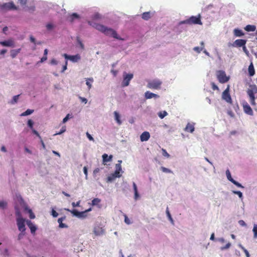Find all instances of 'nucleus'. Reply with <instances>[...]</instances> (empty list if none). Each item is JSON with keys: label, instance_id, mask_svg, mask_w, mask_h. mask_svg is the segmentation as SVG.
<instances>
[{"label": "nucleus", "instance_id": "nucleus-1", "mask_svg": "<svg viewBox=\"0 0 257 257\" xmlns=\"http://www.w3.org/2000/svg\"><path fill=\"white\" fill-rule=\"evenodd\" d=\"M93 27L106 36H111L117 40H123V39L119 37L116 32L111 28H108L103 25L99 24H95Z\"/></svg>", "mask_w": 257, "mask_h": 257}, {"label": "nucleus", "instance_id": "nucleus-2", "mask_svg": "<svg viewBox=\"0 0 257 257\" xmlns=\"http://www.w3.org/2000/svg\"><path fill=\"white\" fill-rule=\"evenodd\" d=\"M15 209L18 230L20 232L25 231L26 230L25 223H27V220L22 217L20 210L17 206H15Z\"/></svg>", "mask_w": 257, "mask_h": 257}, {"label": "nucleus", "instance_id": "nucleus-3", "mask_svg": "<svg viewBox=\"0 0 257 257\" xmlns=\"http://www.w3.org/2000/svg\"><path fill=\"white\" fill-rule=\"evenodd\" d=\"M20 5L26 11L32 13L35 11V0H18Z\"/></svg>", "mask_w": 257, "mask_h": 257}, {"label": "nucleus", "instance_id": "nucleus-4", "mask_svg": "<svg viewBox=\"0 0 257 257\" xmlns=\"http://www.w3.org/2000/svg\"><path fill=\"white\" fill-rule=\"evenodd\" d=\"M200 15H199L197 17L192 16L189 19L181 21L180 22V24H199L202 25V23L200 20Z\"/></svg>", "mask_w": 257, "mask_h": 257}, {"label": "nucleus", "instance_id": "nucleus-5", "mask_svg": "<svg viewBox=\"0 0 257 257\" xmlns=\"http://www.w3.org/2000/svg\"><path fill=\"white\" fill-rule=\"evenodd\" d=\"M162 83V82L160 80L156 79L149 81L147 83V87L152 89H159L160 88Z\"/></svg>", "mask_w": 257, "mask_h": 257}, {"label": "nucleus", "instance_id": "nucleus-6", "mask_svg": "<svg viewBox=\"0 0 257 257\" xmlns=\"http://www.w3.org/2000/svg\"><path fill=\"white\" fill-rule=\"evenodd\" d=\"M0 8L3 11H11V10H17L18 7L15 5L13 2L9 3H4L3 4H0Z\"/></svg>", "mask_w": 257, "mask_h": 257}, {"label": "nucleus", "instance_id": "nucleus-7", "mask_svg": "<svg viewBox=\"0 0 257 257\" xmlns=\"http://www.w3.org/2000/svg\"><path fill=\"white\" fill-rule=\"evenodd\" d=\"M17 198L20 205L24 208L25 211L29 213L30 218L31 219H34L35 218V214L33 213L32 210L26 205L22 198L20 196H18Z\"/></svg>", "mask_w": 257, "mask_h": 257}, {"label": "nucleus", "instance_id": "nucleus-8", "mask_svg": "<svg viewBox=\"0 0 257 257\" xmlns=\"http://www.w3.org/2000/svg\"><path fill=\"white\" fill-rule=\"evenodd\" d=\"M133 76L134 75L132 73H127L124 72L123 73V80L121 83L122 86H127L130 84V81L133 79Z\"/></svg>", "mask_w": 257, "mask_h": 257}, {"label": "nucleus", "instance_id": "nucleus-9", "mask_svg": "<svg viewBox=\"0 0 257 257\" xmlns=\"http://www.w3.org/2000/svg\"><path fill=\"white\" fill-rule=\"evenodd\" d=\"M217 77L219 81L221 83H224L229 80V77L226 76L225 72L224 71L219 70L217 71Z\"/></svg>", "mask_w": 257, "mask_h": 257}, {"label": "nucleus", "instance_id": "nucleus-10", "mask_svg": "<svg viewBox=\"0 0 257 257\" xmlns=\"http://www.w3.org/2000/svg\"><path fill=\"white\" fill-rule=\"evenodd\" d=\"M225 174H226V177H227V179L229 181H230L234 185H235V186H236L237 187H238L239 188H244V186H243L240 183H239V182L236 181L235 180H234L232 178L231 175V173H230V171L228 169H227L226 171Z\"/></svg>", "mask_w": 257, "mask_h": 257}, {"label": "nucleus", "instance_id": "nucleus-11", "mask_svg": "<svg viewBox=\"0 0 257 257\" xmlns=\"http://www.w3.org/2000/svg\"><path fill=\"white\" fill-rule=\"evenodd\" d=\"M63 56L66 60H69L73 63L77 62L81 59V57L79 54L68 55L67 54H64Z\"/></svg>", "mask_w": 257, "mask_h": 257}, {"label": "nucleus", "instance_id": "nucleus-12", "mask_svg": "<svg viewBox=\"0 0 257 257\" xmlns=\"http://www.w3.org/2000/svg\"><path fill=\"white\" fill-rule=\"evenodd\" d=\"M222 98L227 102L231 103L232 99L229 93V88H227L222 93Z\"/></svg>", "mask_w": 257, "mask_h": 257}, {"label": "nucleus", "instance_id": "nucleus-13", "mask_svg": "<svg viewBox=\"0 0 257 257\" xmlns=\"http://www.w3.org/2000/svg\"><path fill=\"white\" fill-rule=\"evenodd\" d=\"M243 110L244 112L249 115H252L253 114V111L247 102L243 104Z\"/></svg>", "mask_w": 257, "mask_h": 257}, {"label": "nucleus", "instance_id": "nucleus-14", "mask_svg": "<svg viewBox=\"0 0 257 257\" xmlns=\"http://www.w3.org/2000/svg\"><path fill=\"white\" fill-rule=\"evenodd\" d=\"M0 44L5 47H12L15 46L14 40L12 39H9L7 41H0Z\"/></svg>", "mask_w": 257, "mask_h": 257}, {"label": "nucleus", "instance_id": "nucleus-15", "mask_svg": "<svg viewBox=\"0 0 257 257\" xmlns=\"http://www.w3.org/2000/svg\"><path fill=\"white\" fill-rule=\"evenodd\" d=\"M247 93L248 96L249 97L250 103H251V105H254L255 104V96H254V92H253V90L252 89H248V90L247 91Z\"/></svg>", "mask_w": 257, "mask_h": 257}, {"label": "nucleus", "instance_id": "nucleus-16", "mask_svg": "<svg viewBox=\"0 0 257 257\" xmlns=\"http://www.w3.org/2000/svg\"><path fill=\"white\" fill-rule=\"evenodd\" d=\"M246 43V40L243 39H238L234 41L233 44H232V46L233 47H243L245 45Z\"/></svg>", "mask_w": 257, "mask_h": 257}, {"label": "nucleus", "instance_id": "nucleus-17", "mask_svg": "<svg viewBox=\"0 0 257 257\" xmlns=\"http://www.w3.org/2000/svg\"><path fill=\"white\" fill-rule=\"evenodd\" d=\"M80 19V15L76 13H73L70 14L68 18V21L71 23H73L75 20H79Z\"/></svg>", "mask_w": 257, "mask_h": 257}, {"label": "nucleus", "instance_id": "nucleus-18", "mask_svg": "<svg viewBox=\"0 0 257 257\" xmlns=\"http://www.w3.org/2000/svg\"><path fill=\"white\" fill-rule=\"evenodd\" d=\"M145 97L147 99H151L152 98H158L159 97V95L149 91H147L145 93Z\"/></svg>", "mask_w": 257, "mask_h": 257}, {"label": "nucleus", "instance_id": "nucleus-19", "mask_svg": "<svg viewBox=\"0 0 257 257\" xmlns=\"http://www.w3.org/2000/svg\"><path fill=\"white\" fill-rule=\"evenodd\" d=\"M93 233L96 236H100L103 234L104 230L99 226H95L93 229Z\"/></svg>", "mask_w": 257, "mask_h": 257}, {"label": "nucleus", "instance_id": "nucleus-20", "mask_svg": "<svg viewBox=\"0 0 257 257\" xmlns=\"http://www.w3.org/2000/svg\"><path fill=\"white\" fill-rule=\"evenodd\" d=\"M150 138V135L148 132H143L140 136V140L142 142L147 141Z\"/></svg>", "mask_w": 257, "mask_h": 257}, {"label": "nucleus", "instance_id": "nucleus-21", "mask_svg": "<svg viewBox=\"0 0 257 257\" xmlns=\"http://www.w3.org/2000/svg\"><path fill=\"white\" fill-rule=\"evenodd\" d=\"M133 187L134 192V199L137 200L140 198V195L138 192L137 184L134 182H133Z\"/></svg>", "mask_w": 257, "mask_h": 257}, {"label": "nucleus", "instance_id": "nucleus-22", "mask_svg": "<svg viewBox=\"0 0 257 257\" xmlns=\"http://www.w3.org/2000/svg\"><path fill=\"white\" fill-rule=\"evenodd\" d=\"M27 224L30 228L32 233H35L37 230V227L30 220H27Z\"/></svg>", "mask_w": 257, "mask_h": 257}, {"label": "nucleus", "instance_id": "nucleus-23", "mask_svg": "<svg viewBox=\"0 0 257 257\" xmlns=\"http://www.w3.org/2000/svg\"><path fill=\"white\" fill-rule=\"evenodd\" d=\"M194 124V123H188L186 126L185 128V131L192 133L195 130Z\"/></svg>", "mask_w": 257, "mask_h": 257}, {"label": "nucleus", "instance_id": "nucleus-24", "mask_svg": "<svg viewBox=\"0 0 257 257\" xmlns=\"http://www.w3.org/2000/svg\"><path fill=\"white\" fill-rule=\"evenodd\" d=\"M122 163L121 160H118L117 161V163L115 164V171L118 172L121 174H122L123 173V171L122 170V167L121 164Z\"/></svg>", "mask_w": 257, "mask_h": 257}, {"label": "nucleus", "instance_id": "nucleus-25", "mask_svg": "<svg viewBox=\"0 0 257 257\" xmlns=\"http://www.w3.org/2000/svg\"><path fill=\"white\" fill-rule=\"evenodd\" d=\"M65 219V217H62L58 218V222L59 223V227L61 228L68 227V226L66 224H65L62 222Z\"/></svg>", "mask_w": 257, "mask_h": 257}, {"label": "nucleus", "instance_id": "nucleus-26", "mask_svg": "<svg viewBox=\"0 0 257 257\" xmlns=\"http://www.w3.org/2000/svg\"><path fill=\"white\" fill-rule=\"evenodd\" d=\"M248 71L249 75L250 76H253L255 74L254 66L252 62L250 64V65L248 66Z\"/></svg>", "mask_w": 257, "mask_h": 257}, {"label": "nucleus", "instance_id": "nucleus-27", "mask_svg": "<svg viewBox=\"0 0 257 257\" xmlns=\"http://www.w3.org/2000/svg\"><path fill=\"white\" fill-rule=\"evenodd\" d=\"M55 27L56 26L52 23H48L46 25L47 30L49 32L52 31Z\"/></svg>", "mask_w": 257, "mask_h": 257}, {"label": "nucleus", "instance_id": "nucleus-28", "mask_svg": "<svg viewBox=\"0 0 257 257\" xmlns=\"http://www.w3.org/2000/svg\"><path fill=\"white\" fill-rule=\"evenodd\" d=\"M233 33L236 37H241L244 35L242 31L238 29H235L233 31Z\"/></svg>", "mask_w": 257, "mask_h": 257}, {"label": "nucleus", "instance_id": "nucleus-29", "mask_svg": "<svg viewBox=\"0 0 257 257\" xmlns=\"http://www.w3.org/2000/svg\"><path fill=\"white\" fill-rule=\"evenodd\" d=\"M112 158V155H110L109 156H108L106 154H104L102 155V159H103V162L104 163L111 161Z\"/></svg>", "mask_w": 257, "mask_h": 257}, {"label": "nucleus", "instance_id": "nucleus-30", "mask_svg": "<svg viewBox=\"0 0 257 257\" xmlns=\"http://www.w3.org/2000/svg\"><path fill=\"white\" fill-rule=\"evenodd\" d=\"M86 84L88 86V88L90 90L92 87L91 83L93 82V79L92 77L85 78Z\"/></svg>", "mask_w": 257, "mask_h": 257}, {"label": "nucleus", "instance_id": "nucleus-31", "mask_svg": "<svg viewBox=\"0 0 257 257\" xmlns=\"http://www.w3.org/2000/svg\"><path fill=\"white\" fill-rule=\"evenodd\" d=\"M65 210H67L68 211L70 212L73 214V216H76V217H77V218H79V214H80V211H78L76 209H73V210H70L69 209L65 208Z\"/></svg>", "mask_w": 257, "mask_h": 257}, {"label": "nucleus", "instance_id": "nucleus-32", "mask_svg": "<svg viewBox=\"0 0 257 257\" xmlns=\"http://www.w3.org/2000/svg\"><path fill=\"white\" fill-rule=\"evenodd\" d=\"M255 29L256 27L254 25H248L244 28V30L247 32H253Z\"/></svg>", "mask_w": 257, "mask_h": 257}, {"label": "nucleus", "instance_id": "nucleus-33", "mask_svg": "<svg viewBox=\"0 0 257 257\" xmlns=\"http://www.w3.org/2000/svg\"><path fill=\"white\" fill-rule=\"evenodd\" d=\"M114 118L115 120L116 121L117 123L118 124H121V121L120 118V115L117 111H115L114 112Z\"/></svg>", "mask_w": 257, "mask_h": 257}, {"label": "nucleus", "instance_id": "nucleus-34", "mask_svg": "<svg viewBox=\"0 0 257 257\" xmlns=\"http://www.w3.org/2000/svg\"><path fill=\"white\" fill-rule=\"evenodd\" d=\"M20 51H21V49L11 50V57L13 58L16 57V56L18 54V53H20Z\"/></svg>", "mask_w": 257, "mask_h": 257}, {"label": "nucleus", "instance_id": "nucleus-35", "mask_svg": "<svg viewBox=\"0 0 257 257\" xmlns=\"http://www.w3.org/2000/svg\"><path fill=\"white\" fill-rule=\"evenodd\" d=\"M252 232L253 234V238H257V224H253V226L252 228Z\"/></svg>", "mask_w": 257, "mask_h": 257}, {"label": "nucleus", "instance_id": "nucleus-36", "mask_svg": "<svg viewBox=\"0 0 257 257\" xmlns=\"http://www.w3.org/2000/svg\"><path fill=\"white\" fill-rule=\"evenodd\" d=\"M33 112H34V110L33 109H28L25 112L22 113L21 114V116H27V115L31 114Z\"/></svg>", "mask_w": 257, "mask_h": 257}, {"label": "nucleus", "instance_id": "nucleus-37", "mask_svg": "<svg viewBox=\"0 0 257 257\" xmlns=\"http://www.w3.org/2000/svg\"><path fill=\"white\" fill-rule=\"evenodd\" d=\"M166 212V214H167V216L169 220L170 221V222H171V223L172 224H174V220H173V219L171 216V215L169 211L168 207L167 208Z\"/></svg>", "mask_w": 257, "mask_h": 257}, {"label": "nucleus", "instance_id": "nucleus-38", "mask_svg": "<svg viewBox=\"0 0 257 257\" xmlns=\"http://www.w3.org/2000/svg\"><path fill=\"white\" fill-rule=\"evenodd\" d=\"M151 17V14L150 12H145L142 14V18L145 20H149Z\"/></svg>", "mask_w": 257, "mask_h": 257}, {"label": "nucleus", "instance_id": "nucleus-39", "mask_svg": "<svg viewBox=\"0 0 257 257\" xmlns=\"http://www.w3.org/2000/svg\"><path fill=\"white\" fill-rule=\"evenodd\" d=\"M8 203L6 201H0V209H5L7 207Z\"/></svg>", "mask_w": 257, "mask_h": 257}, {"label": "nucleus", "instance_id": "nucleus-40", "mask_svg": "<svg viewBox=\"0 0 257 257\" xmlns=\"http://www.w3.org/2000/svg\"><path fill=\"white\" fill-rule=\"evenodd\" d=\"M158 114L160 118L163 119L168 115V113L166 111L164 110L163 111H160Z\"/></svg>", "mask_w": 257, "mask_h": 257}, {"label": "nucleus", "instance_id": "nucleus-41", "mask_svg": "<svg viewBox=\"0 0 257 257\" xmlns=\"http://www.w3.org/2000/svg\"><path fill=\"white\" fill-rule=\"evenodd\" d=\"M76 41H77V43L78 44V45H79V46L80 47V48L82 49V50H83L84 49V45H83V44L82 43V41H81L80 39L79 38V37H77L76 38Z\"/></svg>", "mask_w": 257, "mask_h": 257}, {"label": "nucleus", "instance_id": "nucleus-42", "mask_svg": "<svg viewBox=\"0 0 257 257\" xmlns=\"http://www.w3.org/2000/svg\"><path fill=\"white\" fill-rule=\"evenodd\" d=\"M20 95H17L13 96L12 100L10 102L12 104H15L17 103Z\"/></svg>", "mask_w": 257, "mask_h": 257}, {"label": "nucleus", "instance_id": "nucleus-43", "mask_svg": "<svg viewBox=\"0 0 257 257\" xmlns=\"http://www.w3.org/2000/svg\"><path fill=\"white\" fill-rule=\"evenodd\" d=\"M232 193L233 194H234L237 195L240 199L242 200V199H243V195H242V193L241 192H240L239 191H234V190H233L232 191Z\"/></svg>", "mask_w": 257, "mask_h": 257}, {"label": "nucleus", "instance_id": "nucleus-44", "mask_svg": "<svg viewBox=\"0 0 257 257\" xmlns=\"http://www.w3.org/2000/svg\"><path fill=\"white\" fill-rule=\"evenodd\" d=\"M100 199H99V198H94L92 200V202H91V205L92 206H95V205H97L100 202Z\"/></svg>", "mask_w": 257, "mask_h": 257}, {"label": "nucleus", "instance_id": "nucleus-45", "mask_svg": "<svg viewBox=\"0 0 257 257\" xmlns=\"http://www.w3.org/2000/svg\"><path fill=\"white\" fill-rule=\"evenodd\" d=\"M161 170L164 173H173V172L170 169L165 168L164 167H161Z\"/></svg>", "mask_w": 257, "mask_h": 257}, {"label": "nucleus", "instance_id": "nucleus-46", "mask_svg": "<svg viewBox=\"0 0 257 257\" xmlns=\"http://www.w3.org/2000/svg\"><path fill=\"white\" fill-rule=\"evenodd\" d=\"M87 215L86 213L85 212V211H81V212H80L79 218L84 219V218H85L87 217Z\"/></svg>", "mask_w": 257, "mask_h": 257}, {"label": "nucleus", "instance_id": "nucleus-47", "mask_svg": "<svg viewBox=\"0 0 257 257\" xmlns=\"http://www.w3.org/2000/svg\"><path fill=\"white\" fill-rule=\"evenodd\" d=\"M116 178V177H114V176H113V175L112 174H111L110 176H109L107 178V182H112Z\"/></svg>", "mask_w": 257, "mask_h": 257}, {"label": "nucleus", "instance_id": "nucleus-48", "mask_svg": "<svg viewBox=\"0 0 257 257\" xmlns=\"http://www.w3.org/2000/svg\"><path fill=\"white\" fill-rule=\"evenodd\" d=\"M28 126L31 129H33L34 122L32 119H29L27 122Z\"/></svg>", "mask_w": 257, "mask_h": 257}, {"label": "nucleus", "instance_id": "nucleus-49", "mask_svg": "<svg viewBox=\"0 0 257 257\" xmlns=\"http://www.w3.org/2000/svg\"><path fill=\"white\" fill-rule=\"evenodd\" d=\"M231 246V243L228 242L224 246H222L220 247V249L221 250H224L228 249Z\"/></svg>", "mask_w": 257, "mask_h": 257}, {"label": "nucleus", "instance_id": "nucleus-50", "mask_svg": "<svg viewBox=\"0 0 257 257\" xmlns=\"http://www.w3.org/2000/svg\"><path fill=\"white\" fill-rule=\"evenodd\" d=\"M25 235V231L21 232L18 236V239L19 240H21L23 236Z\"/></svg>", "mask_w": 257, "mask_h": 257}, {"label": "nucleus", "instance_id": "nucleus-51", "mask_svg": "<svg viewBox=\"0 0 257 257\" xmlns=\"http://www.w3.org/2000/svg\"><path fill=\"white\" fill-rule=\"evenodd\" d=\"M112 174L113 175L114 177H116V178H120L121 176V175H122V174L118 172L115 171H114V172L113 173H112Z\"/></svg>", "mask_w": 257, "mask_h": 257}, {"label": "nucleus", "instance_id": "nucleus-52", "mask_svg": "<svg viewBox=\"0 0 257 257\" xmlns=\"http://www.w3.org/2000/svg\"><path fill=\"white\" fill-rule=\"evenodd\" d=\"M162 154L164 156L167 157V158H169L170 157V155L167 152V151H166V150L164 149H162Z\"/></svg>", "mask_w": 257, "mask_h": 257}, {"label": "nucleus", "instance_id": "nucleus-53", "mask_svg": "<svg viewBox=\"0 0 257 257\" xmlns=\"http://www.w3.org/2000/svg\"><path fill=\"white\" fill-rule=\"evenodd\" d=\"M51 215L55 218L58 216V213L53 208L51 211Z\"/></svg>", "mask_w": 257, "mask_h": 257}, {"label": "nucleus", "instance_id": "nucleus-54", "mask_svg": "<svg viewBox=\"0 0 257 257\" xmlns=\"http://www.w3.org/2000/svg\"><path fill=\"white\" fill-rule=\"evenodd\" d=\"M202 49L203 47L200 48L199 47H195L193 48V50L197 52L198 53H200L201 51L202 50Z\"/></svg>", "mask_w": 257, "mask_h": 257}, {"label": "nucleus", "instance_id": "nucleus-55", "mask_svg": "<svg viewBox=\"0 0 257 257\" xmlns=\"http://www.w3.org/2000/svg\"><path fill=\"white\" fill-rule=\"evenodd\" d=\"M86 135L87 138L88 139V140L89 141H93V142L94 141L93 138L92 137V136L89 133L87 132L86 133Z\"/></svg>", "mask_w": 257, "mask_h": 257}, {"label": "nucleus", "instance_id": "nucleus-56", "mask_svg": "<svg viewBox=\"0 0 257 257\" xmlns=\"http://www.w3.org/2000/svg\"><path fill=\"white\" fill-rule=\"evenodd\" d=\"M83 172H84V174H85V178L87 179V175H88V171H87V168L86 166L84 167H83Z\"/></svg>", "mask_w": 257, "mask_h": 257}, {"label": "nucleus", "instance_id": "nucleus-57", "mask_svg": "<svg viewBox=\"0 0 257 257\" xmlns=\"http://www.w3.org/2000/svg\"><path fill=\"white\" fill-rule=\"evenodd\" d=\"M66 129L65 128H62L59 133H56L54 135V136L60 135L64 133Z\"/></svg>", "mask_w": 257, "mask_h": 257}, {"label": "nucleus", "instance_id": "nucleus-58", "mask_svg": "<svg viewBox=\"0 0 257 257\" xmlns=\"http://www.w3.org/2000/svg\"><path fill=\"white\" fill-rule=\"evenodd\" d=\"M80 201L79 200L78 202H77L76 203L73 202L72 203V205L73 207H79V206H80Z\"/></svg>", "mask_w": 257, "mask_h": 257}, {"label": "nucleus", "instance_id": "nucleus-59", "mask_svg": "<svg viewBox=\"0 0 257 257\" xmlns=\"http://www.w3.org/2000/svg\"><path fill=\"white\" fill-rule=\"evenodd\" d=\"M238 223L240 225V226H246V224L245 223V222L242 220H240L238 221Z\"/></svg>", "mask_w": 257, "mask_h": 257}, {"label": "nucleus", "instance_id": "nucleus-60", "mask_svg": "<svg viewBox=\"0 0 257 257\" xmlns=\"http://www.w3.org/2000/svg\"><path fill=\"white\" fill-rule=\"evenodd\" d=\"M79 98L81 101L82 102H84L85 103H86L87 102V99L84 97L79 96Z\"/></svg>", "mask_w": 257, "mask_h": 257}, {"label": "nucleus", "instance_id": "nucleus-61", "mask_svg": "<svg viewBox=\"0 0 257 257\" xmlns=\"http://www.w3.org/2000/svg\"><path fill=\"white\" fill-rule=\"evenodd\" d=\"M50 64L51 65H56L58 64V61L55 59H52L50 62Z\"/></svg>", "mask_w": 257, "mask_h": 257}, {"label": "nucleus", "instance_id": "nucleus-62", "mask_svg": "<svg viewBox=\"0 0 257 257\" xmlns=\"http://www.w3.org/2000/svg\"><path fill=\"white\" fill-rule=\"evenodd\" d=\"M69 115H70V114H67V115H66V116L64 118H63V123H65V122H66L68 121V119H69Z\"/></svg>", "mask_w": 257, "mask_h": 257}, {"label": "nucleus", "instance_id": "nucleus-63", "mask_svg": "<svg viewBox=\"0 0 257 257\" xmlns=\"http://www.w3.org/2000/svg\"><path fill=\"white\" fill-rule=\"evenodd\" d=\"M30 40L31 42L34 43V44H36V39L35 38L32 36V35H31L30 36Z\"/></svg>", "mask_w": 257, "mask_h": 257}, {"label": "nucleus", "instance_id": "nucleus-64", "mask_svg": "<svg viewBox=\"0 0 257 257\" xmlns=\"http://www.w3.org/2000/svg\"><path fill=\"white\" fill-rule=\"evenodd\" d=\"M227 114L231 117H234V113L231 110H227Z\"/></svg>", "mask_w": 257, "mask_h": 257}]
</instances>
